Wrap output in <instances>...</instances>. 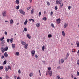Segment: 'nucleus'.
Wrapping results in <instances>:
<instances>
[{"label":"nucleus","instance_id":"nucleus-1","mask_svg":"<svg viewBox=\"0 0 79 79\" xmlns=\"http://www.w3.org/2000/svg\"><path fill=\"white\" fill-rule=\"evenodd\" d=\"M19 12L20 13L22 14V15H26V13H25V12L24 11V10H23L22 9H20Z\"/></svg>","mask_w":79,"mask_h":79},{"label":"nucleus","instance_id":"nucleus-2","mask_svg":"<svg viewBox=\"0 0 79 79\" xmlns=\"http://www.w3.org/2000/svg\"><path fill=\"white\" fill-rule=\"evenodd\" d=\"M68 24L67 23H65L64 25V28H66V27H68Z\"/></svg>","mask_w":79,"mask_h":79},{"label":"nucleus","instance_id":"nucleus-3","mask_svg":"<svg viewBox=\"0 0 79 79\" xmlns=\"http://www.w3.org/2000/svg\"><path fill=\"white\" fill-rule=\"evenodd\" d=\"M56 21L57 24H60V21H61V19H57Z\"/></svg>","mask_w":79,"mask_h":79},{"label":"nucleus","instance_id":"nucleus-4","mask_svg":"<svg viewBox=\"0 0 79 79\" xmlns=\"http://www.w3.org/2000/svg\"><path fill=\"white\" fill-rule=\"evenodd\" d=\"M48 73L49 74V76H52L53 74V73H52V72L51 71H49L48 72Z\"/></svg>","mask_w":79,"mask_h":79},{"label":"nucleus","instance_id":"nucleus-5","mask_svg":"<svg viewBox=\"0 0 79 79\" xmlns=\"http://www.w3.org/2000/svg\"><path fill=\"white\" fill-rule=\"evenodd\" d=\"M62 34L63 37H65V36L66 35V34L64 31H62Z\"/></svg>","mask_w":79,"mask_h":79},{"label":"nucleus","instance_id":"nucleus-6","mask_svg":"<svg viewBox=\"0 0 79 79\" xmlns=\"http://www.w3.org/2000/svg\"><path fill=\"white\" fill-rule=\"evenodd\" d=\"M6 11H5L3 12H2V15H3V16L4 17L6 16Z\"/></svg>","mask_w":79,"mask_h":79},{"label":"nucleus","instance_id":"nucleus-7","mask_svg":"<svg viewBox=\"0 0 79 79\" xmlns=\"http://www.w3.org/2000/svg\"><path fill=\"white\" fill-rule=\"evenodd\" d=\"M31 53L32 56H34V55H35V51L32 50L31 51Z\"/></svg>","mask_w":79,"mask_h":79},{"label":"nucleus","instance_id":"nucleus-8","mask_svg":"<svg viewBox=\"0 0 79 79\" xmlns=\"http://www.w3.org/2000/svg\"><path fill=\"white\" fill-rule=\"evenodd\" d=\"M8 47H6L4 48L3 52H5H5L7 51V50H8Z\"/></svg>","mask_w":79,"mask_h":79},{"label":"nucleus","instance_id":"nucleus-9","mask_svg":"<svg viewBox=\"0 0 79 79\" xmlns=\"http://www.w3.org/2000/svg\"><path fill=\"white\" fill-rule=\"evenodd\" d=\"M4 56L5 58H7V57L8 56V55L7 52H6L4 53Z\"/></svg>","mask_w":79,"mask_h":79},{"label":"nucleus","instance_id":"nucleus-10","mask_svg":"<svg viewBox=\"0 0 79 79\" xmlns=\"http://www.w3.org/2000/svg\"><path fill=\"white\" fill-rule=\"evenodd\" d=\"M21 43L23 45H24L26 44V42H24L23 41H21Z\"/></svg>","mask_w":79,"mask_h":79},{"label":"nucleus","instance_id":"nucleus-11","mask_svg":"<svg viewBox=\"0 0 79 79\" xmlns=\"http://www.w3.org/2000/svg\"><path fill=\"white\" fill-rule=\"evenodd\" d=\"M76 44L77 47H79V42L78 41H77Z\"/></svg>","mask_w":79,"mask_h":79},{"label":"nucleus","instance_id":"nucleus-12","mask_svg":"<svg viewBox=\"0 0 79 79\" xmlns=\"http://www.w3.org/2000/svg\"><path fill=\"white\" fill-rule=\"evenodd\" d=\"M27 22H28V21L27 19H26L24 22V25H26L27 23Z\"/></svg>","mask_w":79,"mask_h":79},{"label":"nucleus","instance_id":"nucleus-13","mask_svg":"<svg viewBox=\"0 0 79 79\" xmlns=\"http://www.w3.org/2000/svg\"><path fill=\"white\" fill-rule=\"evenodd\" d=\"M13 19H11L10 21V24H13Z\"/></svg>","mask_w":79,"mask_h":79},{"label":"nucleus","instance_id":"nucleus-14","mask_svg":"<svg viewBox=\"0 0 79 79\" xmlns=\"http://www.w3.org/2000/svg\"><path fill=\"white\" fill-rule=\"evenodd\" d=\"M27 46H28V44H27L24 46V48L25 49H27Z\"/></svg>","mask_w":79,"mask_h":79},{"label":"nucleus","instance_id":"nucleus-15","mask_svg":"<svg viewBox=\"0 0 79 79\" xmlns=\"http://www.w3.org/2000/svg\"><path fill=\"white\" fill-rule=\"evenodd\" d=\"M4 43H5V41L3 40L2 41L1 44L2 46H4V45H5V44H4Z\"/></svg>","mask_w":79,"mask_h":79},{"label":"nucleus","instance_id":"nucleus-16","mask_svg":"<svg viewBox=\"0 0 79 79\" xmlns=\"http://www.w3.org/2000/svg\"><path fill=\"white\" fill-rule=\"evenodd\" d=\"M3 47H1V51L2 53H5V51H3Z\"/></svg>","mask_w":79,"mask_h":79},{"label":"nucleus","instance_id":"nucleus-17","mask_svg":"<svg viewBox=\"0 0 79 79\" xmlns=\"http://www.w3.org/2000/svg\"><path fill=\"white\" fill-rule=\"evenodd\" d=\"M27 36L29 39H31V35H29V34H27Z\"/></svg>","mask_w":79,"mask_h":79},{"label":"nucleus","instance_id":"nucleus-18","mask_svg":"<svg viewBox=\"0 0 79 79\" xmlns=\"http://www.w3.org/2000/svg\"><path fill=\"white\" fill-rule=\"evenodd\" d=\"M15 2L17 5H19V0H16L15 1Z\"/></svg>","mask_w":79,"mask_h":79},{"label":"nucleus","instance_id":"nucleus-19","mask_svg":"<svg viewBox=\"0 0 79 79\" xmlns=\"http://www.w3.org/2000/svg\"><path fill=\"white\" fill-rule=\"evenodd\" d=\"M56 4H58V5H60V2L58 1H56Z\"/></svg>","mask_w":79,"mask_h":79},{"label":"nucleus","instance_id":"nucleus-20","mask_svg":"<svg viewBox=\"0 0 79 79\" xmlns=\"http://www.w3.org/2000/svg\"><path fill=\"white\" fill-rule=\"evenodd\" d=\"M60 8H61L63 7V3H61L60 4Z\"/></svg>","mask_w":79,"mask_h":79},{"label":"nucleus","instance_id":"nucleus-21","mask_svg":"<svg viewBox=\"0 0 79 79\" xmlns=\"http://www.w3.org/2000/svg\"><path fill=\"white\" fill-rule=\"evenodd\" d=\"M33 74H34V73H33L32 72L31 73H30L29 74L30 77H32V76H33Z\"/></svg>","mask_w":79,"mask_h":79},{"label":"nucleus","instance_id":"nucleus-22","mask_svg":"<svg viewBox=\"0 0 79 79\" xmlns=\"http://www.w3.org/2000/svg\"><path fill=\"white\" fill-rule=\"evenodd\" d=\"M45 46L43 45V47H42V50L43 51H45Z\"/></svg>","mask_w":79,"mask_h":79},{"label":"nucleus","instance_id":"nucleus-23","mask_svg":"<svg viewBox=\"0 0 79 79\" xmlns=\"http://www.w3.org/2000/svg\"><path fill=\"white\" fill-rule=\"evenodd\" d=\"M34 12V9L33 8L31 10V13L32 14Z\"/></svg>","mask_w":79,"mask_h":79},{"label":"nucleus","instance_id":"nucleus-24","mask_svg":"<svg viewBox=\"0 0 79 79\" xmlns=\"http://www.w3.org/2000/svg\"><path fill=\"white\" fill-rule=\"evenodd\" d=\"M43 21H46L47 20V17H44L42 19Z\"/></svg>","mask_w":79,"mask_h":79},{"label":"nucleus","instance_id":"nucleus-25","mask_svg":"<svg viewBox=\"0 0 79 79\" xmlns=\"http://www.w3.org/2000/svg\"><path fill=\"white\" fill-rule=\"evenodd\" d=\"M3 69V66H0V70H2Z\"/></svg>","mask_w":79,"mask_h":79},{"label":"nucleus","instance_id":"nucleus-26","mask_svg":"<svg viewBox=\"0 0 79 79\" xmlns=\"http://www.w3.org/2000/svg\"><path fill=\"white\" fill-rule=\"evenodd\" d=\"M36 26L37 27H39V26H40V23H37L36 24Z\"/></svg>","mask_w":79,"mask_h":79},{"label":"nucleus","instance_id":"nucleus-27","mask_svg":"<svg viewBox=\"0 0 79 79\" xmlns=\"http://www.w3.org/2000/svg\"><path fill=\"white\" fill-rule=\"evenodd\" d=\"M48 37L49 38H50L52 37V35H51V34H50L48 35Z\"/></svg>","mask_w":79,"mask_h":79},{"label":"nucleus","instance_id":"nucleus-28","mask_svg":"<svg viewBox=\"0 0 79 79\" xmlns=\"http://www.w3.org/2000/svg\"><path fill=\"white\" fill-rule=\"evenodd\" d=\"M16 8L17 10H18V9H19V6L18 5L17 6H16Z\"/></svg>","mask_w":79,"mask_h":79},{"label":"nucleus","instance_id":"nucleus-29","mask_svg":"<svg viewBox=\"0 0 79 79\" xmlns=\"http://www.w3.org/2000/svg\"><path fill=\"white\" fill-rule=\"evenodd\" d=\"M4 39V37H3L2 38H1L0 39V40L1 41H2V40H3Z\"/></svg>","mask_w":79,"mask_h":79},{"label":"nucleus","instance_id":"nucleus-30","mask_svg":"<svg viewBox=\"0 0 79 79\" xmlns=\"http://www.w3.org/2000/svg\"><path fill=\"white\" fill-rule=\"evenodd\" d=\"M69 56V53H67V54L66 56V58H67L68 56Z\"/></svg>","mask_w":79,"mask_h":79},{"label":"nucleus","instance_id":"nucleus-31","mask_svg":"<svg viewBox=\"0 0 79 79\" xmlns=\"http://www.w3.org/2000/svg\"><path fill=\"white\" fill-rule=\"evenodd\" d=\"M12 47L13 48H14L15 47V44H12Z\"/></svg>","mask_w":79,"mask_h":79},{"label":"nucleus","instance_id":"nucleus-32","mask_svg":"<svg viewBox=\"0 0 79 79\" xmlns=\"http://www.w3.org/2000/svg\"><path fill=\"white\" fill-rule=\"evenodd\" d=\"M55 10H58V6H56L55 8Z\"/></svg>","mask_w":79,"mask_h":79},{"label":"nucleus","instance_id":"nucleus-33","mask_svg":"<svg viewBox=\"0 0 79 79\" xmlns=\"http://www.w3.org/2000/svg\"><path fill=\"white\" fill-rule=\"evenodd\" d=\"M72 8V7L71 6H69L68 7V9L69 10Z\"/></svg>","mask_w":79,"mask_h":79},{"label":"nucleus","instance_id":"nucleus-34","mask_svg":"<svg viewBox=\"0 0 79 79\" xmlns=\"http://www.w3.org/2000/svg\"><path fill=\"white\" fill-rule=\"evenodd\" d=\"M19 55V52H17L16 53V55L18 56Z\"/></svg>","mask_w":79,"mask_h":79},{"label":"nucleus","instance_id":"nucleus-35","mask_svg":"<svg viewBox=\"0 0 79 79\" xmlns=\"http://www.w3.org/2000/svg\"><path fill=\"white\" fill-rule=\"evenodd\" d=\"M8 69H9V68H6L5 69V71H8Z\"/></svg>","mask_w":79,"mask_h":79},{"label":"nucleus","instance_id":"nucleus-36","mask_svg":"<svg viewBox=\"0 0 79 79\" xmlns=\"http://www.w3.org/2000/svg\"><path fill=\"white\" fill-rule=\"evenodd\" d=\"M51 26H52V27H55V26H54V24H53L52 23L51 24Z\"/></svg>","mask_w":79,"mask_h":79},{"label":"nucleus","instance_id":"nucleus-37","mask_svg":"<svg viewBox=\"0 0 79 79\" xmlns=\"http://www.w3.org/2000/svg\"><path fill=\"white\" fill-rule=\"evenodd\" d=\"M48 71H50V70H51V67L48 68Z\"/></svg>","mask_w":79,"mask_h":79},{"label":"nucleus","instance_id":"nucleus-38","mask_svg":"<svg viewBox=\"0 0 79 79\" xmlns=\"http://www.w3.org/2000/svg\"><path fill=\"white\" fill-rule=\"evenodd\" d=\"M63 62H64V60H63V59H61V63H63Z\"/></svg>","mask_w":79,"mask_h":79},{"label":"nucleus","instance_id":"nucleus-39","mask_svg":"<svg viewBox=\"0 0 79 79\" xmlns=\"http://www.w3.org/2000/svg\"><path fill=\"white\" fill-rule=\"evenodd\" d=\"M72 52L74 53V52H76V50H75V49H72Z\"/></svg>","mask_w":79,"mask_h":79},{"label":"nucleus","instance_id":"nucleus-40","mask_svg":"<svg viewBox=\"0 0 79 79\" xmlns=\"http://www.w3.org/2000/svg\"><path fill=\"white\" fill-rule=\"evenodd\" d=\"M77 64L78 65H79V59H78L77 61Z\"/></svg>","mask_w":79,"mask_h":79},{"label":"nucleus","instance_id":"nucleus-41","mask_svg":"<svg viewBox=\"0 0 79 79\" xmlns=\"http://www.w3.org/2000/svg\"><path fill=\"white\" fill-rule=\"evenodd\" d=\"M53 11H51L50 13V15H51V16H52V15H53Z\"/></svg>","mask_w":79,"mask_h":79},{"label":"nucleus","instance_id":"nucleus-42","mask_svg":"<svg viewBox=\"0 0 79 79\" xmlns=\"http://www.w3.org/2000/svg\"><path fill=\"white\" fill-rule=\"evenodd\" d=\"M4 64H6V60L4 61Z\"/></svg>","mask_w":79,"mask_h":79},{"label":"nucleus","instance_id":"nucleus-43","mask_svg":"<svg viewBox=\"0 0 79 79\" xmlns=\"http://www.w3.org/2000/svg\"><path fill=\"white\" fill-rule=\"evenodd\" d=\"M24 31L26 32L27 31V28H24Z\"/></svg>","mask_w":79,"mask_h":79},{"label":"nucleus","instance_id":"nucleus-44","mask_svg":"<svg viewBox=\"0 0 79 79\" xmlns=\"http://www.w3.org/2000/svg\"><path fill=\"white\" fill-rule=\"evenodd\" d=\"M31 8V6H30L29 7H28L27 8V9L28 10H30Z\"/></svg>","mask_w":79,"mask_h":79},{"label":"nucleus","instance_id":"nucleus-45","mask_svg":"<svg viewBox=\"0 0 79 79\" xmlns=\"http://www.w3.org/2000/svg\"><path fill=\"white\" fill-rule=\"evenodd\" d=\"M13 39H12V38L10 40V42L11 43H13Z\"/></svg>","mask_w":79,"mask_h":79},{"label":"nucleus","instance_id":"nucleus-46","mask_svg":"<svg viewBox=\"0 0 79 79\" xmlns=\"http://www.w3.org/2000/svg\"><path fill=\"white\" fill-rule=\"evenodd\" d=\"M40 15H41V12H40L39 13V16H40Z\"/></svg>","mask_w":79,"mask_h":79},{"label":"nucleus","instance_id":"nucleus-47","mask_svg":"<svg viewBox=\"0 0 79 79\" xmlns=\"http://www.w3.org/2000/svg\"><path fill=\"white\" fill-rule=\"evenodd\" d=\"M35 58H37L38 57V56H37V54H36L35 55Z\"/></svg>","mask_w":79,"mask_h":79},{"label":"nucleus","instance_id":"nucleus-48","mask_svg":"<svg viewBox=\"0 0 79 79\" xmlns=\"http://www.w3.org/2000/svg\"><path fill=\"white\" fill-rule=\"evenodd\" d=\"M20 78L21 77H19V76H18L17 77V79H20Z\"/></svg>","mask_w":79,"mask_h":79},{"label":"nucleus","instance_id":"nucleus-49","mask_svg":"<svg viewBox=\"0 0 79 79\" xmlns=\"http://www.w3.org/2000/svg\"><path fill=\"white\" fill-rule=\"evenodd\" d=\"M14 77L15 79H16V78H17L16 76L14 75Z\"/></svg>","mask_w":79,"mask_h":79},{"label":"nucleus","instance_id":"nucleus-50","mask_svg":"<svg viewBox=\"0 0 79 79\" xmlns=\"http://www.w3.org/2000/svg\"><path fill=\"white\" fill-rule=\"evenodd\" d=\"M18 73L19 74H20L21 73V71L20 70V69H19L18 70Z\"/></svg>","mask_w":79,"mask_h":79},{"label":"nucleus","instance_id":"nucleus-51","mask_svg":"<svg viewBox=\"0 0 79 79\" xmlns=\"http://www.w3.org/2000/svg\"><path fill=\"white\" fill-rule=\"evenodd\" d=\"M7 42H10V39H7Z\"/></svg>","mask_w":79,"mask_h":79},{"label":"nucleus","instance_id":"nucleus-52","mask_svg":"<svg viewBox=\"0 0 79 79\" xmlns=\"http://www.w3.org/2000/svg\"><path fill=\"white\" fill-rule=\"evenodd\" d=\"M4 56L3 55L2 56H1V58L2 59L3 58H4Z\"/></svg>","mask_w":79,"mask_h":79},{"label":"nucleus","instance_id":"nucleus-53","mask_svg":"<svg viewBox=\"0 0 79 79\" xmlns=\"http://www.w3.org/2000/svg\"><path fill=\"white\" fill-rule=\"evenodd\" d=\"M60 76H59V75H58L57 76V79H60Z\"/></svg>","mask_w":79,"mask_h":79},{"label":"nucleus","instance_id":"nucleus-54","mask_svg":"<svg viewBox=\"0 0 79 79\" xmlns=\"http://www.w3.org/2000/svg\"><path fill=\"white\" fill-rule=\"evenodd\" d=\"M5 34L6 35H7V32L6 31H5Z\"/></svg>","mask_w":79,"mask_h":79},{"label":"nucleus","instance_id":"nucleus-55","mask_svg":"<svg viewBox=\"0 0 79 79\" xmlns=\"http://www.w3.org/2000/svg\"><path fill=\"white\" fill-rule=\"evenodd\" d=\"M32 20V19H29V21L31 22Z\"/></svg>","mask_w":79,"mask_h":79},{"label":"nucleus","instance_id":"nucleus-56","mask_svg":"<svg viewBox=\"0 0 79 79\" xmlns=\"http://www.w3.org/2000/svg\"><path fill=\"white\" fill-rule=\"evenodd\" d=\"M47 5L48 6V5H49V2H47Z\"/></svg>","mask_w":79,"mask_h":79},{"label":"nucleus","instance_id":"nucleus-57","mask_svg":"<svg viewBox=\"0 0 79 79\" xmlns=\"http://www.w3.org/2000/svg\"><path fill=\"white\" fill-rule=\"evenodd\" d=\"M42 62H43V63H44V64H45V61H43Z\"/></svg>","mask_w":79,"mask_h":79},{"label":"nucleus","instance_id":"nucleus-58","mask_svg":"<svg viewBox=\"0 0 79 79\" xmlns=\"http://www.w3.org/2000/svg\"><path fill=\"white\" fill-rule=\"evenodd\" d=\"M77 76H79V72H77Z\"/></svg>","mask_w":79,"mask_h":79},{"label":"nucleus","instance_id":"nucleus-59","mask_svg":"<svg viewBox=\"0 0 79 79\" xmlns=\"http://www.w3.org/2000/svg\"><path fill=\"white\" fill-rule=\"evenodd\" d=\"M29 1L30 3H32V0H29Z\"/></svg>","mask_w":79,"mask_h":79},{"label":"nucleus","instance_id":"nucleus-60","mask_svg":"<svg viewBox=\"0 0 79 79\" xmlns=\"http://www.w3.org/2000/svg\"><path fill=\"white\" fill-rule=\"evenodd\" d=\"M10 67H11V66H8V68H9H9H10Z\"/></svg>","mask_w":79,"mask_h":79},{"label":"nucleus","instance_id":"nucleus-61","mask_svg":"<svg viewBox=\"0 0 79 79\" xmlns=\"http://www.w3.org/2000/svg\"><path fill=\"white\" fill-rule=\"evenodd\" d=\"M39 73H40V70H39Z\"/></svg>","mask_w":79,"mask_h":79},{"label":"nucleus","instance_id":"nucleus-62","mask_svg":"<svg viewBox=\"0 0 79 79\" xmlns=\"http://www.w3.org/2000/svg\"><path fill=\"white\" fill-rule=\"evenodd\" d=\"M32 21H33V22H34V19H32Z\"/></svg>","mask_w":79,"mask_h":79},{"label":"nucleus","instance_id":"nucleus-63","mask_svg":"<svg viewBox=\"0 0 79 79\" xmlns=\"http://www.w3.org/2000/svg\"><path fill=\"white\" fill-rule=\"evenodd\" d=\"M57 68H58V69H60V67H57Z\"/></svg>","mask_w":79,"mask_h":79},{"label":"nucleus","instance_id":"nucleus-64","mask_svg":"<svg viewBox=\"0 0 79 79\" xmlns=\"http://www.w3.org/2000/svg\"><path fill=\"white\" fill-rule=\"evenodd\" d=\"M40 76H41V73H40Z\"/></svg>","mask_w":79,"mask_h":79}]
</instances>
